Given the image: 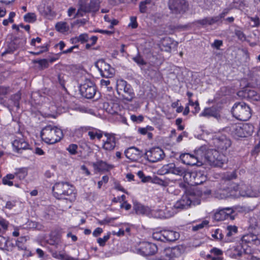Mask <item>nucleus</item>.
<instances>
[{"label":"nucleus","instance_id":"f704fd0d","mask_svg":"<svg viewBox=\"0 0 260 260\" xmlns=\"http://www.w3.org/2000/svg\"><path fill=\"white\" fill-rule=\"evenodd\" d=\"M173 41L170 37H165L161 41V49L169 52L171 50Z\"/></svg>","mask_w":260,"mask_h":260},{"label":"nucleus","instance_id":"dca6fc26","mask_svg":"<svg viewBox=\"0 0 260 260\" xmlns=\"http://www.w3.org/2000/svg\"><path fill=\"white\" fill-rule=\"evenodd\" d=\"M137 252L144 256L154 254L157 251V246L152 243L145 242L141 244L140 248L136 249Z\"/></svg>","mask_w":260,"mask_h":260},{"label":"nucleus","instance_id":"e2e57ef3","mask_svg":"<svg viewBox=\"0 0 260 260\" xmlns=\"http://www.w3.org/2000/svg\"><path fill=\"white\" fill-rule=\"evenodd\" d=\"M17 254H18V255L21 254L23 257H28L31 256V252L29 250L27 249L26 247L25 248V249L24 250V251H22L20 253H17Z\"/></svg>","mask_w":260,"mask_h":260},{"label":"nucleus","instance_id":"f8f14e48","mask_svg":"<svg viewBox=\"0 0 260 260\" xmlns=\"http://www.w3.org/2000/svg\"><path fill=\"white\" fill-rule=\"evenodd\" d=\"M95 67L100 72L101 76L106 78H112L115 74V70L103 59H100L95 63Z\"/></svg>","mask_w":260,"mask_h":260},{"label":"nucleus","instance_id":"cd10ccee","mask_svg":"<svg viewBox=\"0 0 260 260\" xmlns=\"http://www.w3.org/2000/svg\"><path fill=\"white\" fill-rule=\"evenodd\" d=\"M134 209L137 214L146 215L149 217L150 208L145 206L137 202H134Z\"/></svg>","mask_w":260,"mask_h":260},{"label":"nucleus","instance_id":"f257e3e1","mask_svg":"<svg viewBox=\"0 0 260 260\" xmlns=\"http://www.w3.org/2000/svg\"><path fill=\"white\" fill-rule=\"evenodd\" d=\"M54 196L58 200H66L69 203L68 207H71V203L76 199L72 186L67 182L56 183L52 188Z\"/></svg>","mask_w":260,"mask_h":260},{"label":"nucleus","instance_id":"603ef678","mask_svg":"<svg viewBox=\"0 0 260 260\" xmlns=\"http://www.w3.org/2000/svg\"><path fill=\"white\" fill-rule=\"evenodd\" d=\"M154 129L153 127L151 126H147L146 127L139 128L138 132L142 135H146L148 132L152 131Z\"/></svg>","mask_w":260,"mask_h":260},{"label":"nucleus","instance_id":"de8ad7c7","mask_svg":"<svg viewBox=\"0 0 260 260\" xmlns=\"http://www.w3.org/2000/svg\"><path fill=\"white\" fill-rule=\"evenodd\" d=\"M78 146L77 144H71L69 145L67 148V150L69 152L71 155H76L77 154V150Z\"/></svg>","mask_w":260,"mask_h":260},{"label":"nucleus","instance_id":"72a5a7b5","mask_svg":"<svg viewBox=\"0 0 260 260\" xmlns=\"http://www.w3.org/2000/svg\"><path fill=\"white\" fill-rule=\"evenodd\" d=\"M21 99V94L19 92H17L12 95L9 100V107L10 108H13L16 107L17 109L19 108V101Z\"/></svg>","mask_w":260,"mask_h":260},{"label":"nucleus","instance_id":"473e14b6","mask_svg":"<svg viewBox=\"0 0 260 260\" xmlns=\"http://www.w3.org/2000/svg\"><path fill=\"white\" fill-rule=\"evenodd\" d=\"M238 232L237 227L235 225H229L226 229V236L224 238V241L229 242L231 241V237L237 234Z\"/></svg>","mask_w":260,"mask_h":260},{"label":"nucleus","instance_id":"2eb2a0df","mask_svg":"<svg viewBox=\"0 0 260 260\" xmlns=\"http://www.w3.org/2000/svg\"><path fill=\"white\" fill-rule=\"evenodd\" d=\"M80 91L82 96L86 99H91L94 96L96 90L93 82L87 81L80 86Z\"/></svg>","mask_w":260,"mask_h":260},{"label":"nucleus","instance_id":"0eeeda50","mask_svg":"<svg viewBox=\"0 0 260 260\" xmlns=\"http://www.w3.org/2000/svg\"><path fill=\"white\" fill-rule=\"evenodd\" d=\"M195 155L189 153L182 154L180 158L182 163L188 166H200L203 161L204 149L200 148L195 152Z\"/></svg>","mask_w":260,"mask_h":260},{"label":"nucleus","instance_id":"c9c22d12","mask_svg":"<svg viewBox=\"0 0 260 260\" xmlns=\"http://www.w3.org/2000/svg\"><path fill=\"white\" fill-rule=\"evenodd\" d=\"M188 172H187L185 168L181 167H176L174 164V167L173 168V172L172 174L178 175L180 176H183L184 180L185 181V175Z\"/></svg>","mask_w":260,"mask_h":260},{"label":"nucleus","instance_id":"7c9ffc66","mask_svg":"<svg viewBox=\"0 0 260 260\" xmlns=\"http://www.w3.org/2000/svg\"><path fill=\"white\" fill-rule=\"evenodd\" d=\"M172 215V214L166 213L161 209H150L149 217L157 218H166L171 216Z\"/></svg>","mask_w":260,"mask_h":260},{"label":"nucleus","instance_id":"1a4fd4ad","mask_svg":"<svg viewBox=\"0 0 260 260\" xmlns=\"http://www.w3.org/2000/svg\"><path fill=\"white\" fill-rule=\"evenodd\" d=\"M79 8L74 17L83 16L86 13L94 12L99 9V4L94 0H80Z\"/></svg>","mask_w":260,"mask_h":260},{"label":"nucleus","instance_id":"6e6d98bb","mask_svg":"<svg viewBox=\"0 0 260 260\" xmlns=\"http://www.w3.org/2000/svg\"><path fill=\"white\" fill-rule=\"evenodd\" d=\"M131 119L134 122H141L143 121L144 117L142 115L136 116L135 115H132L131 116Z\"/></svg>","mask_w":260,"mask_h":260},{"label":"nucleus","instance_id":"7ed1b4c3","mask_svg":"<svg viewBox=\"0 0 260 260\" xmlns=\"http://www.w3.org/2000/svg\"><path fill=\"white\" fill-rule=\"evenodd\" d=\"M202 148L204 149L203 161L211 166L222 167L228 160L225 154L223 152L220 153L217 149L206 150L205 147Z\"/></svg>","mask_w":260,"mask_h":260},{"label":"nucleus","instance_id":"b1692460","mask_svg":"<svg viewBox=\"0 0 260 260\" xmlns=\"http://www.w3.org/2000/svg\"><path fill=\"white\" fill-rule=\"evenodd\" d=\"M200 116L204 117H213L217 119H219L220 118V115L219 110L214 107L205 108L201 113Z\"/></svg>","mask_w":260,"mask_h":260},{"label":"nucleus","instance_id":"2f4dec72","mask_svg":"<svg viewBox=\"0 0 260 260\" xmlns=\"http://www.w3.org/2000/svg\"><path fill=\"white\" fill-rule=\"evenodd\" d=\"M244 245L240 244L234 247L233 252L232 253V257L235 258L240 257L244 254H249L250 251H248L247 249L244 248Z\"/></svg>","mask_w":260,"mask_h":260},{"label":"nucleus","instance_id":"8fccbe9b","mask_svg":"<svg viewBox=\"0 0 260 260\" xmlns=\"http://www.w3.org/2000/svg\"><path fill=\"white\" fill-rule=\"evenodd\" d=\"M212 236L215 239L224 241L223 235L222 234L221 231L218 229L215 230L214 233L212 234Z\"/></svg>","mask_w":260,"mask_h":260},{"label":"nucleus","instance_id":"338daca9","mask_svg":"<svg viewBox=\"0 0 260 260\" xmlns=\"http://www.w3.org/2000/svg\"><path fill=\"white\" fill-rule=\"evenodd\" d=\"M222 45V41L216 40L214 43L212 44V46L215 48L217 49H219V47Z\"/></svg>","mask_w":260,"mask_h":260},{"label":"nucleus","instance_id":"412c9836","mask_svg":"<svg viewBox=\"0 0 260 260\" xmlns=\"http://www.w3.org/2000/svg\"><path fill=\"white\" fill-rule=\"evenodd\" d=\"M234 212V210L231 208H224L220 209L214 214V219L217 221L223 220L229 217Z\"/></svg>","mask_w":260,"mask_h":260},{"label":"nucleus","instance_id":"a18cd8bd","mask_svg":"<svg viewBox=\"0 0 260 260\" xmlns=\"http://www.w3.org/2000/svg\"><path fill=\"white\" fill-rule=\"evenodd\" d=\"M151 3L150 0H145L141 2L139 4V10L140 12L142 13L146 12L147 11V5H149Z\"/></svg>","mask_w":260,"mask_h":260},{"label":"nucleus","instance_id":"774afa93","mask_svg":"<svg viewBox=\"0 0 260 260\" xmlns=\"http://www.w3.org/2000/svg\"><path fill=\"white\" fill-rule=\"evenodd\" d=\"M257 135L259 138V143L255 146L254 151L256 153H258L260 151V128L257 132Z\"/></svg>","mask_w":260,"mask_h":260},{"label":"nucleus","instance_id":"423d86ee","mask_svg":"<svg viewBox=\"0 0 260 260\" xmlns=\"http://www.w3.org/2000/svg\"><path fill=\"white\" fill-rule=\"evenodd\" d=\"M117 91L121 95L123 101L132 102L135 97L131 85L123 79L117 81Z\"/></svg>","mask_w":260,"mask_h":260},{"label":"nucleus","instance_id":"e433bc0d","mask_svg":"<svg viewBox=\"0 0 260 260\" xmlns=\"http://www.w3.org/2000/svg\"><path fill=\"white\" fill-rule=\"evenodd\" d=\"M15 175L16 177L19 180H23L27 175V170L25 168L16 169Z\"/></svg>","mask_w":260,"mask_h":260},{"label":"nucleus","instance_id":"5fc2aeb1","mask_svg":"<svg viewBox=\"0 0 260 260\" xmlns=\"http://www.w3.org/2000/svg\"><path fill=\"white\" fill-rule=\"evenodd\" d=\"M196 24H199L203 26L209 25H210L209 17H207L202 19L198 20L195 22Z\"/></svg>","mask_w":260,"mask_h":260},{"label":"nucleus","instance_id":"69168bd1","mask_svg":"<svg viewBox=\"0 0 260 260\" xmlns=\"http://www.w3.org/2000/svg\"><path fill=\"white\" fill-rule=\"evenodd\" d=\"M207 223H208L207 221H203L202 223L199 224L198 225H196V226H193L192 230L194 231H198V230L204 228V225L205 224H207Z\"/></svg>","mask_w":260,"mask_h":260},{"label":"nucleus","instance_id":"20e7f679","mask_svg":"<svg viewBox=\"0 0 260 260\" xmlns=\"http://www.w3.org/2000/svg\"><path fill=\"white\" fill-rule=\"evenodd\" d=\"M63 136L61 129L50 124L44 127L41 133L42 139L49 144H54L60 141Z\"/></svg>","mask_w":260,"mask_h":260},{"label":"nucleus","instance_id":"ea45409f","mask_svg":"<svg viewBox=\"0 0 260 260\" xmlns=\"http://www.w3.org/2000/svg\"><path fill=\"white\" fill-rule=\"evenodd\" d=\"M26 246L25 245L20 242L19 241H17L16 243V246H15L13 243H11L10 248L13 249L14 252H16V249L17 248L18 251H19V253L21 252L22 251L25 249Z\"/></svg>","mask_w":260,"mask_h":260},{"label":"nucleus","instance_id":"ddd939ff","mask_svg":"<svg viewBox=\"0 0 260 260\" xmlns=\"http://www.w3.org/2000/svg\"><path fill=\"white\" fill-rule=\"evenodd\" d=\"M214 143L217 150L224 153L232 145L230 138L225 135H219L214 139Z\"/></svg>","mask_w":260,"mask_h":260},{"label":"nucleus","instance_id":"a19ab883","mask_svg":"<svg viewBox=\"0 0 260 260\" xmlns=\"http://www.w3.org/2000/svg\"><path fill=\"white\" fill-rule=\"evenodd\" d=\"M247 98L253 101H258L260 100V95L253 90H247Z\"/></svg>","mask_w":260,"mask_h":260},{"label":"nucleus","instance_id":"13d9d810","mask_svg":"<svg viewBox=\"0 0 260 260\" xmlns=\"http://www.w3.org/2000/svg\"><path fill=\"white\" fill-rule=\"evenodd\" d=\"M236 36L241 40L244 41L246 40V37L243 31L237 30L235 31Z\"/></svg>","mask_w":260,"mask_h":260},{"label":"nucleus","instance_id":"9d476101","mask_svg":"<svg viewBox=\"0 0 260 260\" xmlns=\"http://www.w3.org/2000/svg\"><path fill=\"white\" fill-rule=\"evenodd\" d=\"M253 126L249 123L235 124L231 128V134L235 138L246 137L252 134Z\"/></svg>","mask_w":260,"mask_h":260},{"label":"nucleus","instance_id":"680f3d73","mask_svg":"<svg viewBox=\"0 0 260 260\" xmlns=\"http://www.w3.org/2000/svg\"><path fill=\"white\" fill-rule=\"evenodd\" d=\"M129 26H131L133 28H136L138 26V24L136 20V18L135 17H132L131 18V23L129 24Z\"/></svg>","mask_w":260,"mask_h":260},{"label":"nucleus","instance_id":"6e6552de","mask_svg":"<svg viewBox=\"0 0 260 260\" xmlns=\"http://www.w3.org/2000/svg\"><path fill=\"white\" fill-rule=\"evenodd\" d=\"M168 6L171 14L181 16L188 10L189 5L186 0H168Z\"/></svg>","mask_w":260,"mask_h":260},{"label":"nucleus","instance_id":"0e129e2a","mask_svg":"<svg viewBox=\"0 0 260 260\" xmlns=\"http://www.w3.org/2000/svg\"><path fill=\"white\" fill-rule=\"evenodd\" d=\"M53 256L54 257H56L58 259H61V260H66V258L68 257V255L64 254L62 253H53Z\"/></svg>","mask_w":260,"mask_h":260},{"label":"nucleus","instance_id":"3c124183","mask_svg":"<svg viewBox=\"0 0 260 260\" xmlns=\"http://www.w3.org/2000/svg\"><path fill=\"white\" fill-rule=\"evenodd\" d=\"M133 60L136 62L139 66H143L146 64V62L143 59V57L139 54L133 58Z\"/></svg>","mask_w":260,"mask_h":260},{"label":"nucleus","instance_id":"6ab92c4d","mask_svg":"<svg viewBox=\"0 0 260 260\" xmlns=\"http://www.w3.org/2000/svg\"><path fill=\"white\" fill-rule=\"evenodd\" d=\"M104 135L106 137V140H104L103 148L108 151L113 150L116 146V140L114 135L105 133Z\"/></svg>","mask_w":260,"mask_h":260},{"label":"nucleus","instance_id":"c756f323","mask_svg":"<svg viewBox=\"0 0 260 260\" xmlns=\"http://www.w3.org/2000/svg\"><path fill=\"white\" fill-rule=\"evenodd\" d=\"M164 236H165V242H174L180 237L178 232L171 230H164Z\"/></svg>","mask_w":260,"mask_h":260},{"label":"nucleus","instance_id":"4be33fe9","mask_svg":"<svg viewBox=\"0 0 260 260\" xmlns=\"http://www.w3.org/2000/svg\"><path fill=\"white\" fill-rule=\"evenodd\" d=\"M242 242L243 243H249L255 245L260 244V239L258 238V235L254 232L243 236L242 238Z\"/></svg>","mask_w":260,"mask_h":260},{"label":"nucleus","instance_id":"a211bd4d","mask_svg":"<svg viewBox=\"0 0 260 260\" xmlns=\"http://www.w3.org/2000/svg\"><path fill=\"white\" fill-rule=\"evenodd\" d=\"M126 158L132 161H136L139 160L143 155V153L135 147H131L124 151Z\"/></svg>","mask_w":260,"mask_h":260},{"label":"nucleus","instance_id":"f3484780","mask_svg":"<svg viewBox=\"0 0 260 260\" xmlns=\"http://www.w3.org/2000/svg\"><path fill=\"white\" fill-rule=\"evenodd\" d=\"M164 152L159 147L153 148L145 153L147 159L150 162H155L164 158Z\"/></svg>","mask_w":260,"mask_h":260},{"label":"nucleus","instance_id":"bf43d9fd","mask_svg":"<svg viewBox=\"0 0 260 260\" xmlns=\"http://www.w3.org/2000/svg\"><path fill=\"white\" fill-rule=\"evenodd\" d=\"M88 40V37L87 34H83L80 35L78 38V41L82 43L87 42Z\"/></svg>","mask_w":260,"mask_h":260},{"label":"nucleus","instance_id":"f03ea898","mask_svg":"<svg viewBox=\"0 0 260 260\" xmlns=\"http://www.w3.org/2000/svg\"><path fill=\"white\" fill-rule=\"evenodd\" d=\"M230 189L231 192L226 197H238L241 196L248 198H256L260 196V191L244 184L238 185L233 184Z\"/></svg>","mask_w":260,"mask_h":260},{"label":"nucleus","instance_id":"4c0bfd02","mask_svg":"<svg viewBox=\"0 0 260 260\" xmlns=\"http://www.w3.org/2000/svg\"><path fill=\"white\" fill-rule=\"evenodd\" d=\"M8 241L3 237H0V249L7 251H12L13 249L10 248L11 244L8 245Z\"/></svg>","mask_w":260,"mask_h":260},{"label":"nucleus","instance_id":"4468645a","mask_svg":"<svg viewBox=\"0 0 260 260\" xmlns=\"http://www.w3.org/2000/svg\"><path fill=\"white\" fill-rule=\"evenodd\" d=\"M193 198L194 196L192 194H184L179 200L175 203L173 207L177 210L187 209L192 204H194Z\"/></svg>","mask_w":260,"mask_h":260},{"label":"nucleus","instance_id":"c03bdc74","mask_svg":"<svg viewBox=\"0 0 260 260\" xmlns=\"http://www.w3.org/2000/svg\"><path fill=\"white\" fill-rule=\"evenodd\" d=\"M36 15L33 13H28L24 16V20L28 23H32L36 21Z\"/></svg>","mask_w":260,"mask_h":260},{"label":"nucleus","instance_id":"393cba45","mask_svg":"<svg viewBox=\"0 0 260 260\" xmlns=\"http://www.w3.org/2000/svg\"><path fill=\"white\" fill-rule=\"evenodd\" d=\"M181 253V249L176 246L166 250L165 259L166 260H174L175 257L180 255Z\"/></svg>","mask_w":260,"mask_h":260},{"label":"nucleus","instance_id":"a878e982","mask_svg":"<svg viewBox=\"0 0 260 260\" xmlns=\"http://www.w3.org/2000/svg\"><path fill=\"white\" fill-rule=\"evenodd\" d=\"M249 229L252 232L255 234H260V220H259V215L257 218L252 217L249 219Z\"/></svg>","mask_w":260,"mask_h":260},{"label":"nucleus","instance_id":"09e8293b","mask_svg":"<svg viewBox=\"0 0 260 260\" xmlns=\"http://www.w3.org/2000/svg\"><path fill=\"white\" fill-rule=\"evenodd\" d=\"M152 238L157 241L165 242V236H164V231L159 232H155L152 234Z\"/></svg>","mask_w":260,"mask_h":260},{"label":"nucleus","instance_id":"58836bf2","mask_svg":"<svg viewBox=\"0 0 260 260\" xmlns=\"http://www.w3.org/2000/svg\"><path fill=\"white\" fill-rule=\"evenodd\" d=\"M56 30L61 32L68 31L69 27L67 23L64 22H58L55 25Z\"/></svg>","mask_w":260,"mask_h":260},{"label":"nucleus","instance_id":"9b49d317","mask_svg":"<svg viewBox=\"0 0 260 260\" xmlns=\"http://www.w3.org/2000/svg\"><path fill=\"white\" fill-rule=\"evenodd\" d=\"M206 178L204 172L201 170L189 172L185 175V181L191 185L201 184L206 180Z\"/></svg>","mask_w":260,"mask_h":260},{"label":"nucleus","instance_id":"864d4df0","mask_svg":"<svg viewBox=\"0 0 260 260\" xmlns=\"http://www.w3.org/2000/svg\"><path fill=\"white\" fill-rule=\"evenodd\" d=\"M110 234H107L103 237V238H100L98 239V243L101 246H104L106 242L109 239Z\"/></svg>","mask_w":260,"mask_h":260},{"label":"nucleus","instance_id":"c85d7f7f","mask_svg":"<svg viewBox=\"0 0 260 260\" xmlns=\"http://www.w3.org/2000/svg\"><path fill=\"white\" fill-rule=\"evenodd\" d=\"M104 106L106 111L110 114H117L120 110V105L112 101L105 103Z\"/></svg>","mask_w":260,"mask_h":260},{"label":"nucleus","instance_id":"49530a36","mask_svg":"<svg viewBox=\"0 0 260 260\" xmlns=\"http://www.w3.org/2000/svg\"><path fill=\"white\" fill-rule=\"evenodd\" d=\"M33 62L38 63L39 64V67L41 69H46L49 66L48 60L46 59L34 60H33Z\"/></svg>","mask_w":260,"mask_h":260},{"label":"nucleus","instance_id":"39448f33","mask_svg":"<svg viewBox=\"0 0 260 260\" xmlns=\"http://www.w3.org/2000/svg\"><path fill=\"white\" fill-rule=\"evenodd\" d=\"M233 115L237 119L246 121L251 116V110L247 104L244 102L236 103L233 107Z\"/></svg>","mask_w":260,"mask_h":260},{"label":"nucleus","instance_id":"5701e85b","mask_svg":"<svg viewBox=\"0 0 260 260\" xmlns=\"http://www.w3.org/2000/svg\"><path fill=\"white\" fill-rule=\"evenodd\" d=\"M14 150L21 153V150L27 149L28 148V144L24 140L23 138H17L12 143Z\"/></svg>","mask_w":260,"mask_h":260},{"label":"nucleus","instance_id":"37998d69","mask_svg":"<svg viewBox=\"0 0 260 260\" xmlns=\"http://www.w3.org/2000/svg\"><path fill=\"white\" fill-rule=\"evenodd\" d=\"M88 134L91 140H93L95 137L100 140L103 137V133L100 130H96L95 132L89 131Z\"/></svg>","mask_w":260,"mask_h":260},{"label":"nucleus","instance_id":"79ce46f5","mask_svg":"<svg viewBox=\"0 0 260 260\" xmlns=\"http://www.w3.org/2000/svg\"><path fill=\"white\" fill-rule=\"evenodd\" d=\"M174 167V164H169L164 165L160 171L163 174L172 173L173 168Z\"/></svg>","mask_w":260,"mask_h":260},{"label":"nucleus","instance_id":"052dcab7","mask_svg":"<svg viewBox=\"0 0 260 260\" xmlns=\"http://www.w3.org/2000/svg\"><path fill=\"white\" fill-rule=\"evenodd\" d=\"M109 180V177L107 176H104L102 177V179L101 181H99L98 183V188H101L102 185L103 183H106L108 182Z\"/></svg>","mask_w":260,"mask_h":260},{"label":"nucleus","instance_id":"4d7b16f0","mask_svg":"<svg viewBox=\"0 0 260 260\" xmlns=\"http://www.w3.org/2000/svg\"><path fill=\"white\" fill-rule=\"evenodd\" d=\"M16 205V201H9L7 202L6 205L4 208L8 209H11Z\"/></svg>","mask_w":260,"mask_h":260},{"label":"nucleus","instance_id":"aec40b11","mask_svg":"<svg viewBox=\"0 0 260 260\" xmlns=\"http://www.w3.org/2000/svg\"><path fill=\"white\" fill-rule=\"evenodd\" d=\"M26 39L25 38H15L9 45V50L3 53L2 55L10 52H13L14 50L23 48L25 44Z\"/></svg>","mask_w":260,"mask_h":260},{"label":"nucleus","instance_id":"bb28decb","mask_svg":"<svg viewBox=\"0 0 260 260\" xmlns=\"http://www.w3.org/2000/svg\"><path fill=\"white\" fill-rule=\"evenodd\" d=\"M92 166L95 170L100 171H108L114 168L112 165L108 164L103 160H99L93 163Z\"/></svg>","mask_w":260,"mask_h":260}]
</instances>
